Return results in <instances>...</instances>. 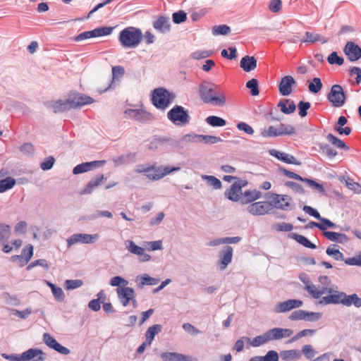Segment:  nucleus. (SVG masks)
<instances>
[{
  "instance_id": "obj_1",
  "label": "nucleus",
  "mask_w": 361,
  "mask_h": 361,
  "mask_svg": "<svg viewBox=\"0 0 361 361\" xmlns=\"http://www.w3.org/2000/svg\"><path fill=\"white\" fill-rule=\"evenodd\" d=\"M199 95L205 104L216 106H224L226 104V99L224 92L216 84L203 80L199 85Z\"/></svg>"
},
{
  "instance_id": "obj_2",
  "label": "nucleus",
  "mask_w": 361,
  "mask_h": 361,
  "mask_svg": "<svg viewBox=\"0 0 361 361\" xmlns=\"http://www.w3.org/2000/svg\"><path fill=\"white\" fill-rule=\"evenodd\" d=\"M143 35L140 28L127 27L123 29L118 35V42L126 49L136 48L142 42Z\"/></svg>"
},
{
  "instance_id": "obj_3",
  "label": "nucleus",
  "mask_w": 361,
  "mask_h": 361,
  "mask_svg": "<svg viewBox=\"0 0 361 361\" xmlns=\"http://www.w3.org/2000/svg\"><path fill=\"white\" fill-rule=\"evenodd\" d=\"M176 97L175 94L170 92L164 87H158L152 92V103L158 109H166Z\"/></svg>"
},
{
  "instance_id": "obj_4",
  "label": "nucleus",
  "mask_w": 361,
  "mask_h": 361,
  "mask_svg": "<svg viewBox=\"0 0 361 361\" xmlns=\"http://www.w3.org/2000/svg\"><path fill=\"white\" fill-rule=\"evenodd\" d=\"M167 118L177 126H185L190 121L189 111L180 105H175L167 113Z\"/></svg>"
},
{
  "instance_id": "obj_5",
  "label": "nucleus",
  "mask_w": 361,
  "mask_h": 361,
  "mask_svg": "<svg viewBox=\"0 0 361 361\" xmlns=\"http://www.w3.org/2000/svg\"><path fill=\"white\" fill-rule=\"evenodd\" d=\"M329 102L334 107H341L345 103L347 97L340 85L336 84L331 86L330 92L327 94Z\"/></svg>"
},
{
  "instance_id": "obj_6",
  "label": "nucleus",
  "mask_w": 361,
  "mask_h": 361,
  "mask_svg": "<svg viewBox=\"0 0 361 361\" xmlns=\"http://www.w3.org/2000/svg\"><path fill=\"white\" fill-rule=\"evenodd\" d=\"M247 185L248 181L246 179H240L237 177L235 182H234L231 187L225 191V197L232 202H238V200H240V194H242L243 188L246 187Z\"/></svg>"
},
{
  "instance_id": "obj_7",
  "label": "nucleus",
  "mask_w": 361,
  "mask_h": 361,
  "mask_svg": "<svg viewBox=\"0 0 361 361\" xmlns=\"http://www.w3.org/2000/svg\"><path fill=\"white\" fill-rule=\"evenodd\" d=\"M67 97L71 109H77L94 102L92 97L75 90L70 91Z\"/></svg>"
},
{
  "instance_id": "obj_8",
  "label": "nucleus",
  "mask_w": 361,
  "mask_h": 361,
  "mask_svg": "<svg viewBox=\"0 0 361 361\" xmlns=\"http://www.w3.org/2000/svg\"><path fill=\"white\" fill-rule=\"evenodd\" d=\"M125 114L140 123H147L155 119L151 113L140 109H128L125 111Z\"/></svg>"
},
{
  "instance_id": "obj_9",
  "label": "nucleus",
  "mask_w": 361,
  "mask_h": 361,
  "mask_svg": "<svg viewBox=\"0 0 361 361\" xmlns=\"http://www.w3.org/2000/svg\"><path fill=\"white\" fill-rule=\"evenodd\" d=\"M99 238V234L75 233L72 235L67 240L68 246H71L78 243L85 244L94 243Z\"/></svg>"
},
{
  "instance_id": "obj_10",
  "label": "nucleus",
  "mask_w": 361,
  "mask_h": 361,
  "mask_svg": "<svg viewBox=\"0 0 361 361\" xmlns=\"http://www.w3.org/2000/svg\"><path fill=\"white\" fill-rule=\"evenodd\" d=\"M343 52L350 62H355L361 59V47L354 42H348Z\"/></svg>"
},
{
  "instance_id": "obj_11",
  "label": "nucleus",
  "mask_w": 361,
  "mask_h": 361,
  "mask_svg": "<svg viewBox=\"0 0 361 361\" xmlns=\"http://www.w3.org/2000/svg\"><path fill=\"white\" fill-rule=\"evenodd\" d=\"M106 164L105 160H98L92 161L83 162L76 165L73 169V173L78 175L90 171L94 169L103 166Z\"/></svg>"
},
{
  "instance_id": "obj_12",
  "label": "nucleus",
  "mask_w": 361,
  "mask_h": 361,
  "mask_svg": "<svg viewBox=\"0 0 361 361\" xmlns=\"http://www.w3.org/2000/svg\"><path fill=\"white\" fill-rule=\"evenodd\" d=\"M21 361H44L47 354L39 348H30L20 355Z\"/></svg>"
},
{
  "instance_id": "obj_13",
  "label": "nucleus",
  "mask_w": 361,
  "mask_h": 361,
  "mask_svg": "<svg viewBox=\"0 0 361 361\" xmlns=\"http://www.w3.org/2000/svg\"><path fill=\"white\" fill-rule=\"evenodd\" d=\"M43 341L49 348L54 349V350L62 355H68L71 352L68 348L61 345L49 333H44L43 334Z\"/></svg>"
},
{
  "instance_id": "obj_14",
  "label": "nucleus",
  "mask_w": 361,
  "mask_h": 361,
  "mask_svg": "<svg viewBox=\"0 0 361 361\" xmlns=\"http://www.w3.org/2000/svg\"><path fill=\"white\" fill-rule=\"evenodd\" d=\"M303 305V302L300 300L298 299H290L284 302H279L274 308V311L276 313H283L290 311L295 308L300 307Z\"/></svg>"
},
{
  "instance_id": "obj_15",
  "label": "nucleus",
  "mask_w": 361,
  "mask_h": 361,
  "mask_svg": "<svg viewBox=\"0 0 361 361\" xmlns=\"http://www.w3.org/2000/svg\"><path fill=\"white\" fill-rule=\"evenodd\" d=\"M295 85L296 81L293 76H283L279 84V93L284 97L290 95L293 92V86Z\"/></svg>"
},
{
  "instance_id": "obj_16",
  "label": "nucleus",
  "mask_w": 361,
  "mask_h": 361,
  "mask_svg": "<svg viewBox=\"0 0 361 361\" xmlns=\"http://www.w3.org/2000/svg\"><path fill=\"white\" fill-rule=\"evenodd\" d=\"M233 250L231 246L226 245L219 253V260L218 264L221 270H224L231 262Z\"/></svg>"
},
{
  "instance_id": "obj_17",
  "label": "nucleus",
  "mask_w": 361,
  "mask_h": 361,
  "mask_svg": "<svg viewBox=\"0 0 361 361\" xmlns=\"http://www.w3.org/2000/svg\"><path fill=\"white\" fill-rule=\"evenodd\" d=\"M45 105L47 108L51 109L54 114L63 113L72 109L68 98L66 99L47 101Z\"/></svg>"
},
{
  "instance_id": "obj_18",
  "label": "nucleus",
  "mask_w": 361,
  "mask_h": 361,
  "mask_svg": "<svg viewBox=\"0 0 361 361\" xmlns=\"http://www.w3.org/2000/svg\"><path fill=\"white\" fill-rule=\"evenodd\" d=\"M33 255V246L30 244L27 245L24 247L22 250L20 255H13L10 258L11 262H16L17 259H19V265L20 267L25 266L30 260Z\"/></svg>"
},
{
  "instance_id": "obj_19",
  "label": "nucleus",
  "mask_w": 361,
  "mask_h": 361,
  "mask_svg": "<svg viewBox=\"0 0 361 361\" xmlns=\"http://www.w3.org/2000/svg\"><path fill=\"white\" fill-rule=\"evenodd\" d=\"M180 170V166H156L154 173L148 176V178L151 180H157L172 172H176Z\"/></svg>"
},
{
  "instance_id": "obj_20",
  "label": "nucleus",
  "mask_w": 361,
  "mask_h": 361,
  "mask_svg": "<svg viewBox=\"0 0 361 361\" xmlns=\"http://www.w3.org/2000/svg\"><path fill=\"white\" fill-rule=\"evenodd\" d=\"M265 196L266 198L270 200L269 202H267V204H269V207L270 210H271L274 207L281 210H287L288 207L290 205V202H288L281 203V195L279 194L267 192L266 193Z\"/></svg>"
},
{
  "instance_id": "obj_21",
  "label": "nucleus",
  "mask_w": 361,
  "mask_h": 361,
  "mask_svg": "<svg viewBox=\"0 0 361 361\" xmlns=\"http://www.w3.org/2000/svg\"><path fill=\"white\" fill-rule=\"evenodd\" d=\"M269 204H267V201L264 202H257L250 204L247 208V212L255 216H261L266 214H269L270 212V209L269 207Z\"/></svg>"
},
{
  "instance_id": "obj_22",
  "label": "nucleus",
  "mask_w": 361,
  "mask_h": 361,
  "mask_svg": "<svg viewBox=\"0 0 361 361\" xmlns=\"http://www.w3.org/2000/svg\"><path fill=\"white\" fill-rule=\"evenodd\" d=\"M116 293L121 303L124 307L127 306L135 297V290L130 287L117 288Z\"/></svg>"
},
{
  "instance_id": "obj_23",
  "label": "nucleus",
  "mask_w": 361,
  "mask_h": 361,
  "mask_svg": "<svg viewBox=\"0 0 361 361\" xmlns=\"http://www.w3.org/2000/svg\"><path fill=\"white\" fill-rule=\"evenodd\" d=\"M270 155L274 157L283 163L288 164H294L296 166L301 165V162L295 159V157L291 154H287L283 152H280L276 149H271L269 150Z\"/></svg>"
},
{
  "instance_id": "obj_24",
  "label": "nucleus",
  "mask_w": 361,
  "mask_h": 361,
  "mask_svg": "<svg viewBox=\"0 0 361 361\" xmlns=\"http://www.w3.org/2000/svg\"><path fill=\"white\" fill-rule=\"evenodd\" d=\"M344 292L333 290V293H330L326 296H324L319 302L320 305H329V304H342L343 302Z\"/></svg>"
},
{
  "instance_id": "obj_25",
  "label": "nucleus",
  "mask_w": 361,
  "mask_h": 361,
  "mask_svg": "<svg viewBox=\"0 0 361 361\" xmlns=\"http://www.w3.org/2000/svg\"><path fill=\"white\" fill-rule=\"evenodd\" d=\"M153 27L162 34L168 33L171 31V23L169 18L164 16H160L153 22Z\"/></svg>"
},
{
  "instance_id": "obj_26",
  "label": "nucleus",
  "mask_w": 361,
  "mask_h": 361,
  "mask_svg": "<svg viewBox=\"0 0 361 361\" xmlns=\"http://www.w3.org/2000/svg\"><path fill=\"white\" fill-rule=\"evenodd\" d=\"M240 195V200H239L238 202H240L241 204H247L250 203L252 204L254 201L259 199L262 197V193L257 190H249Z\"/></svg>"
},
{
  "instance_id": "obj_27",
  "label": "nucleus",
  "mask_w": 361,
  "mask_h": 361,
  "mask_svg": "<svg viewBox=\"0 0 361 361\" xmlns=\"http://www.w3.org/2000/svg\"><path fill=\"white\" fill-rule=\"evenodd\" d=\"M104 180H106V178L104 176L103 174L97 175L92 178L90 182H88L86 186L82 190H81L79 193L80 195L91 194Z\"/></svg>"
},
{
  "instance_id": "obj_28",
  "label": "nucleus",
  "mask_w": 361,
  "mask_h": 361,
  "mask_svg": "<svg viewBox=\"0 0 361 361\" xmlns=\"http://www.w3.org/2000/svg\"><path fill=\"white\" fill-rule=\"evenodd\" d=\"M187 137L197 138V142L204 141L206 144H215L222 141L221 137L214 135L186 134L183 137V139L186 140Z\"/></svg>"
},
{
  "instance_id": "obj_29",
  "label": "nucleus",
  "mask_w": 361,
  "mask_h": 361,
  "mask_svg": "<svg viewBox=\"0 0 361 361\" xmlns=\"http://www.w3.org/2000/svg\"><path fill=\"white\" fill-rule=\"evenodd\" d=\"M271 341H274L273 334H271V329H269L262 335L255 336L251 343L253 347H259L262 345Z\"/></svg>"
},
{
  "instance_id": "obj_30",
  "label": "nucleus",
  "mask_w": 361,
  "mask_h": 361,
  "mask_svg": "<svg viewBox=\"0 0 361 361\" xmlns=\"http://www.w3.org/2000/svg\"><path fill=\"white\" fill-rule=\"evenodd\" d=\"M305 289L312 295V297L315 299L319 298L323 294L326 293H329V294L333 293V290L330 288H328V286H323L321 289L317 290L316 286L312 283L306 285Z\"/></svg>"
},
{
  "instance_id": "obj_31",
  "label": "nucleus",
  "mask_w": 361,
  "mask_h": 361,
  "mask_svg": "<svg viewBox=\"0 0 361 361\" xmlns=\"http://www.w3.org/2000/svg\"><path fill=\"white\" fill-rule=\"evenodd\" d=\"M257 61L255 56H245L240 62V66L245 72H250L257 67Z\"/></svg>"
},
{
  "instance_id": "obj_32",
  "label": "nucleus",
  "mask_w": 361,
  "mask_h": 361,
  "mask_svg": "<svg viewBox=\"0 0 361 361\" xmlns=\"http://www.w3.org/2000/svg\"><path fill=\"white\" fill-rule=\"evenodd\" d=\"M288 238L295 240L298 243L302 245L305 247L310 249H316L317 245L312 243L307 237L298 234L296 233H290Z\"/></svg>"
},
{
  "instance_id": "obj_33",
  "label": "nucleus",
  "mask_w": 361,
  "mask_h": 361,
  "mask_svg": "<svg viewBox=\"0 0 361 361\" xmlns=\"http://www.w3.org/2000/svg\"><path fill=\"white\" fill-rule=\"evenodd\" d=\"M136 153H128L113 158L115 166H120L135 162Z\"/></svg>"
},
{
  "instance_id": "obj_34",
  "label": "nucleus",
  "mask_w": 361,
  "mask_h": 361,
  "mask_svg": "<svg viewBox=\"0 0 361 361\" xmlns=\"http://www.w3.org/2000/svg\"><path fill=\"white\" fill-rule=\"evenodd\" d=\"M280 357L283 361L298 360L302 356L300 350L297 349L283 350L279 353Z\"/></svg>"
},
{
  "instance_id": "obj_35",
  "label": "nucleus",
  "mask_w": 361,
  "mask_h": 361,
  "mask_svg": "<svg viewBox=\"0 0 361 361\" xmlns=\"http://www.w3.org/2000/svg\"><path fill=\"white\" fill-rule=\"evenodd\" d=\"M343 297V305L350 307L353 305L357 308L361 307V298L356 293L347 295L344 292Z\"/></svg>"
},
{
  "instance_id": "obj_36",
  "label": "nucleus",
  "mask_w": 361,
  "mask_h": 361,
  "mask_svg": "<svg viewBox=\"0 0 361 361\" xmlns=\"http://www.w3.org/2000/svg\"><path fill=\"white\" fill-rule=\"evenodd\" d=\"M324 236L328 240L337 243L343 244L348 240V238L345 233H337L334 231L324 232Z\"/></svg>"
},
{
  "instance_id": "obj_37",
  "label": "nucleus",
  "mask_w": 361,
  "mask_h": 361,
  "mask_svg": "<svg viewBox=\"0 0 361 361\" xmlns=\"http://www.w3.org/2000/svg\"><path fill=\"white\" fill-rule=\"evenodd\" d=\"M305 36V37L301 39L302 42L315 43L321 42L322 44H324L328 42L327 38L317 33L306 32Z\"/></svg>"
},
{
  "instance_id": "obj_38",
  "label": "nucleus",
  "mask_w": 361,
  "mask_h": 361,
  "mask_svg": "<svg viewBox=\"0 0 361 361\" xmlns=\"http://www.w3.org/2000/svg\"><path fill=\"white\" fill-rule=\"evenodd\" d=\"M315 145L319 147V153L326 155L330 159L334 158L337 155V152L326 143L317 142Z\"/></svg>"
},
{
  "instance_id": "obj_39",
  "label": "nucleus",
  "mask_w": 361,
  "mask_h": 361,
  "mask_svg": "<svg viewBox=\"0 0 361 361\" xmlns=\"http://www.w3.org/2000/svg\"><path fill=\"white\" fill-rule=\"evenodd\" d=\"M271 329L274 340H280L283 338L290 337L293 334V331L290 329L275 327Z\"/></svg>"
},
{
  "instance_id": "obj_40",
  "label": "nucleus",
  "mask_w": 361,
  "mask_h": 361,
  "mask_svg": "<svg viewBox=\"0 0 361 361\" xmlns=\"http://www.w3.org/2000/svg\"><path fill=\"white\" fill-rule=\"evenodd\" d=\"M160 357L163 361H180L181 360L190 358V356L175 352H164L161 354Z\"/></svg>"
},
{
  "instance_id": "obj_41",
  "label": "nucleus",
  "mask_w": 361,
  "mask_h": 361,
  "mask_svg": "<svg viewBox=\"0 0 361 361\" xmlns=\"http://www.w3.org/2000/svg\"><path fill=\"white\" fill-rule=\"evenodd\" d=\"M138 280L140 281L138 285L140 288H142L145 285L154 286L160 281L159 279L152 277L147 274L138 276L136 281H137Z\"/></svg>"
},
{
  "instance_id": "obj_42",
  "label": "nucleus",
  "mask_w": 361,
  "mask_h": 361,
  "mask_svg": "<svg viewBox=\"0 0 361 361\" xmlns=\"http://www.w3.org/2000/svg\"><path fill=\"white\" fill-rule=\"evenodd\" d=\"M326 140L336 147L343 149L346 151L349 150L350 149V147L343 140H341L332 133H329L326 135Z\"/></svg>"
},
{
  "instance_id": "obj_43",
  "label": "nucleus",
  "mask_w": 361,
  "mask_h": 361,
  "mask_svg": "<svg viewBox=\"0 0 361 361\" xmlns=\"http://www.w3.org/2000/svg\"><path fill=\"white\" fill-rule=\"evenodd\" d=\"M16 183V179L12 177H6V178L0 179V193L5 192L13 188Z\"/></svg>"
},
{
  "instance_id": "obj_44",
  "label": "nucleus",
  "mask_w": 361,
  "mask_h": 361,
  "mask_svg": "<svg viewBox=\"0 0 361 361\" xmlns=\"http://www.w3.org/2000/svg\"><path fill=\"white\" fill-rule=\"evenodd\" d=\"M308 90L312 94L318 93L322 88V82L319 78H314L312 80H308Z\"/></svg>"
},
{
  "instance_id": "obj_45",
  "label": "nucleus",
  "mask_w": 361,
  "mask_h": 361,
  "mask_svg": "<svg viewBox=\"0 0 361 361\" xmlns=\"http://www.w3.org/2000/svg\"><path fill=\"white\" fill-rule=\"evenodd\" d=\"M205 121L212 127H223L226 125V121L217 116H209L206 118Z\"/></svg>"
},
{
  "instance_id": "obj_46",
  "label": "nucleus",
  "mask_w": 361,
  "mask_h": 361,
  "mask_svg": "<svg viewBox=\"0 0 361 361\" xmlns=\"http://www.w3.org/2000/svg\"><path fill=\"white\" fill-rule=\"evenodd\" d=\"M114 27L111 26H103V27H99L93 29L94 32V37H104L107 36L111 34V32L114 30Z\"/></svg>"
},
{
  "instance_id": "obj_47",
  "label": "nucleus",
  "mask_w": 361,
  "mask_h": 361,
  "mask_svg": "<svg viewBox=\"0 0 361 361\" xmlns=\"http://www.w3.org/2000/svg\"><path fill=\"white\" fill-rule=\"evenodd\" d=\"M317 330L315 329H303L298 333H297L295 336H293L289 341V343H293L297 341H298L300 338L304 336H312L315 333Z\"/></svg>"
},
{
  "instance_id": "obj_48",
  "label": "nucleus",
  "mask_w": 361,
  "mask_h": 361,
  "mask_svg": "<svg viewBox=\"0 0 361 361\" xmlns=\"http://www.w3.org/2000/svg\"><path fill=\"white\" fill-rule=\"evenodd\" d=\"M260 135L263 137H275L280 136V133L278 128L270 126L268 128L262 130Z\"/></svg>"
},
{
  "instance_id": "obj_49",
  "label": "nucleus",
  "mask_w": 361,
  "mask_h": 361,
  "mask_svg": "<svg viewBox=\"0 0 361 361\" xmlns=\"http://www.w3.org/2000/svg\"><path fill=\"white\" fill-rule=\"evenodd\" d=\"M278 128L280 136L292 135L295 133V129L291 125L280 123Z\"/></svg>"
},
{
  "instance_id": "obj_50",
  "label": "nucleus",
  "mask_w": 361,
  "mask_h": 361,
  "mask_svg": "<svg viewBox=\"0 0 361 361\" xmlns=\"http://www.w3.org/2000/svg\"><path fill=\"white\" fill-rule=\"evenodd\" d=\"M328 63L331 65L342 66L344 63V59L338 56L336 51L331 52L327 57Z\"/></svg>"
},
{
  "instance_id": "obj_51",
  "label": "nucleus",
  "mask_w": 361,
  "mask_h": 361,
  "mask_svg": "<svg viewBox=\"0 0 361 361\" xmlns=\"http://www.w3.org/2000/svg\"><path fill=\"white\" fill-rule=\"evenodd\" d=\"M245 86L250 90L251 95L257 96L259 94L258 80L257 79L252 78L248 80Z\"/></svg>"
},
{
  "instance_id": "obj_52",
  "label": "nucleus",
  "mask_w": 361,
  "mask_h": 361,
  "mask_svg": "<svg viewBox=\"0 0 361 361\" xmlns=\"http://www.w3.org/2000/svg\"><path fill=\"white\" fill-rule=\"evenodd\" d=\"M126 243L128 250L132 254L139 256L140 255H142V252H145L143 247L138 246L133 240H128Z\"/></svg>"
},
{
  "instance_id": "obj_53",
  "label": "nucleus",
  "mask_w": 361,
  "mask_h": 361,
  "mask_svg": "<svg viewBox=\"0 0 361 361\" xmlns=\"http://www.w3.org/2000/svg\"><path fill=\"white\" fill-rule=\"evenodd\" d=\"M319 221H320V225H322L321 226H319V230L322 231L323 233L324 232H330L329 231H326L327 228H336V225L334 222L330 221L329 219L322 217L321 216L320 219H319Z\"/></svg>"
},
{
  "instance_id": "obj_54",
  "label": "nucleus",
  "mask_w": 361,
  "mask_h": 361,
  "mask_svg": "<svg viewBox=\"0 0 361 361\" xmlns=\"http://www.w3.org/2000/svg\"><path fill=\"white\" fill-rule=\"evenodd\" d=\"M128 281L125 279L121 276H116L111 279L109 284L114 287L123 288L126 287L128 284Z\"/></svg>"
},
{
  "instance_id": "obj_55",
  "label": "nucleus",
  "mask_w": 361,
  "mask_h": 361,
  "mask_svg": "<svg viewBox=\"0 0 361 361\" xmlns=\"http://www.w3.org/2000/svg\"><path fill=\"white\" fill-rule=\"evenodd\" d=\"M326 253L336 260H341L345 262L344 255L338 249L329 247L326 250Z\"/></svg>"
},
{
  "instance_id": "obj_56",
  "label": "nucleus",
  "mask_w": 361,
  "mask_h": 361,
  "mask_svg": "<svg viewBox=\"0 0 361 361\" xmlns=\"http://www.w3.org/2000/svg\"><path fill=\"white\" fill-rule=\"evenodd\" d=\"M186 20L187 13L183 10H179L172 14V21L175 24H180L185 22Z\"/></svg>"
},
{
  "instance_id": "obj_57",
  "label": "nucleus",
  "mask_w": 361,
  "mask_h": 361,
  "mask_svg": "<svg viewBox=\"0 0 361 361\" xmlns=\"http://www.w3.org/2000/svg\"><path fill=\"white\" fill-rule=\"evenodd\" d=\"M231 32V28L227 25H215L212 27L214 35H226Z\"/></svg>"
},
{
  "instance_id": "obj_58",
  "label": "nucleus",
  "mask_w": 361,
  "mask_h": 361,
  "mask_svg": "<svg viewBox=\"0 0 361 361\" xmlns=\"http://www.w3.org/2000/svg\"><path fill=\"white\" fill-rule=\"evenodd\" d=\"M202 178L206 180L207 183L216 190L220 189L222 187L221 180L214 176L204 175L202 176Z\"/></svg>"
},
{
  "instance_id": "obj_59",
  "label": "nucleus",
  "mask_w": 361,
  "mask_h": 361,
  "mask_svg": "<svg viewBox=\"0 0 361 361\" xmlns=\"http://www.w3.org/2000/svg\"><path fill=\"white\" fill-rule=\"evenodd\" d=\"M236 128L238 130L243 132L247 135H252L255 133L253 128L244 121H240L237 123Z\"/></svg>"
},
{
  "instance_id": "obj_60",
  "label": "nucleus",
  "mask_w": 361,
  "mask_h": 361,
  "mask_svg": "<svg viewBox=\"0 0 361 361\" xmlns=\"http://www.w3.org/2000/svg\"><path fill=\"white\" fill-rule=\"evenodd\" d=\"M311 104L309 102L300 101L298 104V114L301 118L307 115V111L310 109Z\"/></svg>"
},
{
  "instance_id": "obj_61",
  "label": "nucleus",
  "mask_w": 361,
  "mask_h": 361,
  "mask_svg": "<svg viewBox=\"0 0 361 361\" xmlns=\"http://www.w3.org/2000/svg\"><path fill=\"white\" fill-rule=\"evenodd\" d=\"M83 281L80 279H68L65 281L66 290H74L82 286Z\"/></svg>"
},
{
  "instance_id": "obj_62",
  "label": "nucleus",
  "mask_w": 361,
  "mask_h": 361,
  "mask_svg": "<svg viewBox=\"0 0 361 361\" xmlns=\"http://www.w3.org/2000/svg\"><path fill=\"white\" fill-rule=\"evenodd\" d=\"M306 314H307V311L298 310L293 312L288 317V319L291 321L305 320Z\"/></svg>"
},
{
  "instance_id": "obj_63",
  "label": "nucleus",
  "mask_w": 361,
  "mask_h": 361,
  "mask_svg": "<svg viewBox=\"0 0 361 361\" xmlns=\"http://www.w3.org/2000/svg\"><path fill=\"white\" fill-rule=\"evenodd\" d=\"M154 165L145 166L144 165L140 164L137 166L135 171L139 173H143L148 178L149 175L153 174L154 173Z\"/></svg>"
},
{
  "instance_id": "obj_64",
  "label": "nucleus",
  "mask_w": 361,
  "mask_h": 361,
  "mask_svg": "<svg viewBox=\"0 0 361 361\" xmlns=\"http://www.w3.org/2000/svg\"><path fill=\"white\" fill-rule=\"evenodd\" d=\"M55 163V159L52 156H49L48 157H46L43 161L40 164V168L43 171H49L54 166V164Z\"/></svg>"
}]
</instances>
